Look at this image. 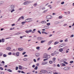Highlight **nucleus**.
<instances>
[{"instance_id": "nucleus-13", "label": "nucleus", "mask_w": 74, "mask_h": 74, "mask_svg": "<svg viewBox=\"0 0 74 74\" xmlns=\"http://www.w3.org/2000/svg\"><path fill=\"white\" fill-rule=\"evenodd\" d=\"M59 42L56 41L54 43V45H56V44H58Z\"/></svg>"}, {"instance_id": "nucleus-37", "label": "nucleus", "mask_w": 74, "mask_h": 74, "mask_svg": "<svg viewBox=\"0 0 74 74\" xmlns=\"http://www.w3.org/2000/svg\"><path fill=\"white\" fill-rule=\"evenodd\" d=\"M11 54H12V53H11V52H9L8 53V54L9 55H11Z\"/></svg>"}, {"instance_id": "nucleus-17", "label": "nucleus", "mask_w": 74, "mask_h": 74, "mask_svg": "<svg viewBox=\"0 0 74 74\" xmlns=\"http://www.w3.org/2000/svg\"><path fill=\"white\" fill-rule=\"evenodd\" d=\"M7 71H9V72H12V70H11L9 69H8L7 70Z\"/></svg>"}, {"instance_id": "nucleus-31", "label": "nucleus", "mask_w": 74, "mask_h": 74, "mask_svg": "<svg viewBox=\"0 0 74 74\" xmlns=\"http://www.w3.org/2000/svg\"><path fill=\"white\" fill-rule=\"evenodd\" d=\"M2 42H4V39L3 38L2 39Z\"/></svg>"}, {"instance_id": "nucleus-48", "label": "nucleus", "mask_w": 74, "mask_h": 74, "mask_svg": "<svg viewBox=\"0 0 74 74\" xmlns=\"http://www.w3.org/2000/svg\"><path fill=\"white\" fill-rule=\"evenodd\" d=\"M74 37V35H71V37Z\"/></svg>"}, {"instance_id": "nucleus-36", "label": "nucleus", "mask_w": 74, "mask_h": 74, "mask_svg": "<svg viewBox=\"0 0 74 74\" xmlns=\"http://www.w3.org/2000/svg\"><path fill=\"white\" fill-rule=\"evenodd\" d=\"M45 32L44 31H42V34H45Z\"/></svg>"}, {"instance_id": "nucleus-63", "label": "nucleus", "mask_w": 74, "mask_h": 74, "mask_svg": "<svg viewBox=\"0 0 74 74\" xmlns=\"http://www.w3.org/2000/svg\"><path fill=\"white\" fill-rule=\"evenodd\" d=\"M1 74H4V72H1Z\"/></svg>"}, {"instance_id": "nucleus-24", "label": "nucleus", "mask_w": 74, "mask_h": 74, "mask_svg": "<svg viewBox=\"0 0 74 74\" xmlns=\"http://www.w3.org/2000/svg\"><path fill=\"white\" fill-rule=\"evenodd\" d=\"M0 69H1V70H4V69L2 67H0Z\"/></svg>"}, {"instance_id": "nucleus-55", "label": "nucleus", "mask_w": 74, "mask_h": 74, "mask_svg": "<svg viewBox=\"0 0 74 74\" xmlns=\"http://www.w3.org/2000/svg\"><path fill=\"white\" fill-rule=\"evenodd\" d=\"M2 63H3V64H4V63H5V62H4V61H2Z\"/></svg>"}, {"instance_id": "nucleus-16", "label": "nucleus", "mask_w": 74, "mask_h": 74, "mask_svg": "<svg viewBox=\"0 0 74 74\" xmlns=\"http://www.w3.org/2000/svg\"><path fill=\"white\" fill-rule=\"evenodd\" d=\"M46 23L45 21H41V23Z\"/></svg>"}, {"instance_id": "nucleus-9", "label": "nucleus", "mask_w": 74, "mask_h": 74, "mask_svg": "<svg viewBox=\"0 0 74 74\" xmlns=\"http://www.w3.org/2000/svg\"><path fill=\"white\" fill-rule=\"evenodd\" d=\"M18 50L20 51H23L24 50V49L23 48H18Z\"/></svg>"}, {"instance_id": "nucleus-59", "label": "nucleus", "mask_w": 74, "mask_h": 74, "mask_svg": "<svg viewBox=\"0 0 74 74\" xmlns=\"http://www.w3.org/2000/svg\"><path fill=\"white\" fill-rule=\"evenodd\" d=\"M12 26H15V24H13L12 25Z\"/></svg>"}, {"instance_id": "nucleus-60", "label": "nucleus", "mask_w": 74, "mask_h": 74, "mask_svg": "<svg viewBox=\"0 0 74 74\" xmlns=\"http://www.w3.org/2000/svg\"><path fill=\"white\" fill-rule=\"evenodd\" d=\"M64 63L66 64H68V63L67 62H64Z\"/></svg>"}, {"instance_id": "nucleus-30", "label": "nucleus", "mask_w": 74, "mask_h": 74, "mask_svg": "<svg viewBox=\"0 0 74 74\" xmlns=\"http://www.w3.org/2000/svg\"><path fill=\"white\" fill-rule=\"evenodd\" d=\"M62 65L63 66H66V65L62 63Z\"/></svg>"}, {"instance_id": "nucleus-58", "label": "nucleus", "mask_w": 74, "mask_h": 74, "mask_svg": "<svg viewBox=\"0 0 74 74\" xmlns=\"http://www.w3.org/2000/svg\"><path fill=\"white\" fill-rule=\"evenodd\" d=\"M54 53H52V54H51V56H54Z\"/></svg>"}, {"instance_id": "nucleus-1", "label": "nucleus", "mask_w": 74, "mask_h": 74, "mask_svg": "<svg viewBox=\"0 0 74 74\" xmlns=\"http://www.w3.org/2000/svg\"><path fill=\"white\" fill-rule=\"evenodd\" d=\"M14 8H15V6L14 5H10L9 9L10 10H11V12L12 13L13 12H14V11H15Z\"/></svg>"}, {"instance_id": "nucleus-20", "label": "nucleus", "mask_w": 74, "mask_h": 74, "mask_svg": "<svg viewBox=\"0 0 74 74\" xmlns=\"http://www.w3.org/2000/svg\"><path fill=\"white\" fill-rule=\"evenodd\" d=\"M18 68L20 70L22 69V67L20 65L19 66Z\"/></svg>"}, {"instance_id": "nucleus-3", "label": "nucleus", "mask_w": 74, "mask_h": 74, "mask_svg": "<svg viewBox=\"0 0 74 74\" xmlns=\"http://www.w3.org/2000/svg\"><path fill=\"white\" fill-rule=\"evenodd\" d=\"M70 67H65L64 68V70H70Z\"/></svg>"}, {"instance_id": "nucleus-42", "label": "nucleus", "mask_w": 74, "mask_h": 74, "mask_svg": "<svg viewBox=\"0 0 74 74\" xmlns=\"http://www.w3.org/2000/svg\"><path fill=\"white\" fill-rule=\"evenodd\" d=\"M73 62H74V61H71L70 62V63H73Z\"/></svg>"}, {"instance_id": "nucleus-41", "label": "nucleus", "mask_w": 74, "mask_h": 74, "mask_svg": "<svg viewBox=\"0 0 74 74\" xmlns=\"http://www.w3.org/2000/svg\"><path fill=\"white\" fill-rule=\"evenodd\" d=\"M37 3H35L34 5V7H36V6H37Z\"/></svg>"}, {"instance_id": "nucleus-62", "label": "nucleus", "mask_w": 74, "mask_h": 74, "mask_svg": "<svg viewBox=\"0 0 74 74\" xmlns=\"http://www.w3.org/2000/svg\"><path fill=\"white\" fill-rule=\"evenodd\" d=\"M60 42H63V40H60Z\"/></svg>"}, {"instance_id": "nucleus-47", "label": "nucleus", "mask_w": 74, "mask_h": 74, "mask_svg": "<svg viewBox=\"0 0 74 74\" xmlns=\"http://www.w3.org/2000/svg\"><path fill=\"white\" fill-rule=\"evenodd\" d=\"M25 53H26V52H24L23 53L22 55H25Z\"/></svg>"}, {"instance_id": "nucleus-26", "label": "nucleus", "mask_w": 74, "mask_h": 74, "mask_svg": "<svg viewBox=\"0 0 74 74\" xmlns=\"http://www.w3.org/2000/svg\"><path fill=\"white\" fill-rule=\"evenodd\" d=\"M22 19V18L20 17L18 20V21H21V20Z\"/></svg>"}, {"instance_id": "nucleus-11", "label": "nucleus", "mask_w": 74, "mask_h": 74, "mask_svg": "<svg viewBox=\"0 0 74 74\" xmlns=\"http://www.w3.org/2000/svg\"><path fill=\"white\" fill-rule=\"evenodd\" d=\"M11 48L10 47H8L6 49L7 50H8V51H10V49H11Z\"/></svg>"}, {"instance_id": "nucleus-53", "label": "nucleus", "mask_w": 74, "mask_h": 74, "mask_svg": "<svg viewBox=\"0 0 74 74\" xmlns=\"http://www.w3.org/2000/svg\"><path fill=\"white\" fill-rule=\"evenodd\" d=\"M64 2H62L61 3V4H64Z\"/></svg>"}, {"instance_id": "nucleus-7", "label": "nucleus", "mask_w": 74, "mask_h": 74, "mask_svg": "<svg viewBox=\"0 0 74 74\" xmlns=\"http://www.w3.org/2000/svg\"><path fill=\"white\" fill-rule=\"evenodd\" d=\"M4 3V1H0V5H3V4Z\"/></svg>"}, {"instance_id": "nucleus-6", "label": "nucleus", "mask_w": 74, "mask_h": 74, "mask_svg": "<svg viewBox=\"0 0 74 74\" xmlns=\"http://www.w3.org/2000/svg\"><path fill=\"white\" fill-rule=\"evenodd\" d=\"M40 72H41V73H47V71L44 70H41L40 71Z\"/></svg>"}, {"instance_id": "nucleus-50", "label": "nucleus", "mask_w": 74, "mask_h": 74, "mask_svg": "<svg viewBox=\"0 0 74 74\" xmlns=\"http://www.w3.org/2000/svg\"><path fill=\"white\" fill-rule=\"evenodd\" d=\"M48 60V59H44L43 60V61H46V60Z\"/></svg>"}, {"instance_id": "nucleus-18", "label": "nucleus", "mask_w": 74, "mask_h": 74, "mask_svg": "<svg viewBox=\"0 0 74 74\" xmlns=\"http://www.w3.org/2000/svg\"><path fill=\"white\" fill-rule=\"evenodd\" d=\"M47 73L48 74H51V71H48L47 72Z\"/></svg>"}, {"instance_id": "nucleus-19", "label": "nucleus", "mask_w": 74, "mask_h": 74, "mask_svg": "<svg viewBox=\"0 0 74 74\" xmlns=\"http://www.w3.org/2000/svg\"><path fill=\"white\" fill-rule=\"evenodd\" d=\"M52 40L50 41L48 43V45H50L52 42Z\"/></svg>"}, {"instance_id": "nucleus-8", "label": "nucleus", "mask_w": 74, "mask_h": 74, "mask_svg": "<svg viewBox=\"0 0 74 74\" xmlns=\"http://www.w3.org/2000/svg\"><path fill=\"white\" fill-rule=\"evenodd\" d=\"M47 62H43L41 64L42 65H45V64H47Z\"/></svg>"}, {"instance_id": "nucleus-49", "label": "nucleus", "mask_w": 74, "mask_h": 74, "mask_svg": "<svg viewBox=\"0 0 74 74\" xmlns=\"http://www.w3.org/2000/svg\"><path fill=\"white\" fill-rule=\"evenodd\" d=\"M14 29V27H13V28H10V30H13V29Z\"/></svg>"}, {"instance_id": "nucleus-39", "label": "nucleus", "mask_w": 74, "mask_h": 74, "mask_svg": "<svg viewBox=\"0 0 74 74\" xmlns=\"http://www.w3.org/2000/svg\"><path fill=\"white\" fill-rule=\"evenodd\" d=\"M18 67L17 66L16 67V70H18Z\"/></svg>"}, {"instance_id": "nucleus-4", "label": "nucleus", "mask_w": 74, "mask_h": 74, "mask_svg": "<svg viewBox=\"0 0 74 74\" xmlns=\"http://www.w3.org/2000/svg\"><path fill=\"white\" fill-rule=\"evenodd\" d=\"M46 18L47 19H50L52 18V17L51 15L47 16L46 17Z\"/></svg>"}, {"instance_id": "nucleus-21", "label": "nucleus", "mask_w": 74, "mask_h": 74, "mask_svg": "<svg viewBox=\"0 0 74 74\" xmlns=\"http://www.w3.org/2000/svg\"><path fill=\"white\" fill-rule=\"evenodd\" d=\"M55 60H56V59L55 58H53V62H55Z\"/></svg>"}, {"instance_id": "nucleus-35", "label": "nucleus", "mask_w": 74, "mask_h": 74, "mask_svg": "<svg viewBox=\"0 0 74 74\" xmlns=\"http://www.w3.org/2000/svg\"><path fill=\"white\" fill-rule=\"evenodd\" d=\"M32 30H28V32L30 33V32H32Z\"/></svg>"}, {"instance_id": "nucleus-45", "label": "nucleus", "mask_w": 74, "mask_h": 74, "mask_svg": "<svg viewBox=\"0 0 74 74\" xmlns=\"http://www.w3.org/2000/svg\"><path fill=\"white\" fill-rule=\"evenodd\" d=\"M21 19H24V17H23V16H22L21 17Z\"/></svg>"}, {"instance_id": "nucleus-2", "label": "nucleus", "mask_w": 74, "mask_h": 74, "mask_svg": "<svg viewBox=\"0 0 74 74\" xmlns=\"http://www.w3.org/2000/svg\"><path fill=\"white\" fill-rule=\"evenodd\" d=\"M50 56L47 55V54L46 53H45L44 54L43 58V59H45V58L48 59L49 58H50Z\"/></svg>"}, {"instance_id": "nucleus-61", "label": "nucleus", "mask_w": 74, "mask_h": 74, "mask_svg": "<svg viewBox=\"0 0 74 74\" xmlns=\"http://www.w3.org/2000/svg\"><path fill=\"white\" fill-rule=\"evenodd\" d=\"M18 73H21V71H18Z\"/></svg>"}, {"instance_id": "nucleus-52", "label": "nucleus", "mask_w": 74, "mask_h": 74, "mask_svg": "<svg viewBox=\"0 0 74 74\" xmlns=\"http://www.w3.org/2000/svg\"><path fill=\"white\" fill-rule=\"evenodd\" d=\"M32 67L33 68H34L35 67V65H33L32 66Z\"/></svg>"}, {"instance_id": "nucleus-5", "label": "nucleus", "mask_w": 74, "mask_h": 74, "mask_svg": "<svg viewBox=\"0 0 74 74\" xmlns=\"http://www.w3.org/2000/svg\"><path fill=\"white\" fill-rule=\"evenodd\" d=\"M28 3H29V2L27 1H25V2H24L23 3V4L24 5H27V4H28Z\"/></svg>"}, {"instance_id": "nucleus-10", "label": "nucleus", "mask_w": 74, "mask_h": 74, "mask_svg": "<svg viewBox=\"0 0 74 74\" xmlns=\"http://www.w3.org/2000/svg\"><path fill=\"white\" fill-rule=\"evenodd\" d=\"M38 40H42V38L41 37H38Z\"/></svg>"}, {"instance_id": "nucleus-14", "label": "nucleus", "mask_w": 74, "mask_h": 74, "mask_svg": "<svg viewBox=\"0 0 74 74\" xmlns=\"http://www.w3.org/2000/svg\"><path fill=\"white\" fill-rule=\"evenodd\" d=\"M19 52H17L16 54V55L17 56H19Z\"/></svg>"}, {"instance_id": "nucleus-44", "label": "nucleus", "mask_w": 74, "mask_h": 74, "mask_svg": "<svg viewBox=\"0 0 74 74\" xmlns=\"http://www.w3.org/2000/svg\"><path fill=\"white\" fill-rule=\"evenodd\" d=\"M47 11H48V10H44L43 12H47Z\"/></svg>"}, {"instance_id": "nucleus-25", "label": "nucleus", "mask_w": 74, "mask_h": 74, "mask_svg": "<svg viewBox=\"0 0 74 74\" xmlns=\"http://www.w3.org/2000/svg\"><path fill=\"white\" fill-rule=\"evenodd\" d=\"M23 60H24V61H26L27 60V58H24L23 59Z\"/></svg>"}, {"instance_id": "nucleus-40", "label": "nucleus", "mask_w": 74, "mask_h": 74, "mask_svg": "<svg viewBox=\"0 0 74 74\" xmlns=\"http://www.w3.org/2000/svg\"><path fill=\"white\" fill-rule=\"evenodd\" d=\"M34 70H37V66H36L34 68Z\"/></svg>"}, {"instance_id": "nucleus-27", "label": "nucleus", "mask_w": 74, "mask_h": 74, "mask_svg": "<svg viewBox=\"0 0 74 74\" xmlns=\"http://www.w3.org/2000/svg\"><path fill=\"white\" fill-rule=\"evenodd\" d=\"M3 57H6L7 55H6V54H3Z\"/></svg>"}, {"instance_id": "nucleus-28", "label": "nucleus", "mask_w": 74, "mask_h": 74, "mask_svg": "<svg viewBox=\"0 0 74 74\" xmlns=\"http://www.w3.org/2000/svg\"><path fill=\"white\" fill-rule=\"evenodd\" d=\"M38 33H39V34H41V32H40V30H38Z\"/></svg>"}, {"instance_id": "nucleus-57", "label": "nucleus", "mask_w": 74, "mask_h": 74, "mask_svg": "<svg viewBox=\"0 0 74 74\" xmlns=\"http://www.w3.org/2000/svg\"><path fill=\"white\" fill-rule=\"evenodd\" d=\"M34 62H36V60L35 59H34Z\"/></svg>"}, {"instance_id": "nucleus-54", "label": "nucleus", "mask_w": 74, "mask_h": 74, "mask_svg": "<svg viewBox=\"0 0 74 74\" xmlns=\"http://www.w3.org/2000/svg\"><path fill=\"white\" fill-rule=\"evenodd\" d=\"M3 55V53H0V56H1Z\"/></svg>"}, {"instance_id": "nucleus-23", "label": "nucleus", "mask_w": 74, "mask_h": 74, "mask_svg": "<svg viewBox=\"0 0 74 74\" xmlns=\"http://www.w3.org/2000/svg\"><path fill=\"white\" fill-rule=\"evenodd\" d=\"M59 51L60 52H62V51H63V49H59Z\"/></svg>"}, {"instance_id": "nucleus-46", "label": "nucleus", "mask_w": 74, "mask_h": 74, "mask_svg": "<svg viewBox=\"0 0 74 74\" xmlns=\"http://www.w3.org/2000/svg\"><path fill=\"white\" fill-rule=\"evenodd\" d=\"M64 41L65 42H67L68 41V40H67V39H66L64 40Z\"/></svg>"}, {"instance_id": "nucleus-34", "label": "nucleus", "mask_w": 74, "mask_h": 74, "mask_svg": "<svg viewBox=\"0 0 74 74\" xmlns=\"http://www.w3.org/2000/svg\"><path fill=\"white\" fill-rule=\"evenodd\" d=\"M49 63H50V64H52V61H49Z\"/></svg>"}, {"instance_id": "nucleus-33", "label": "nucleus", "mask_w": 74, "mask_h": 74, "mask_svg": "<svg viewBox=\"0 0 74 74\" xmlns=\"http://www.w3.org/2000/svg\"><path fill=\"white\" fill-rule=\"evenodd\" d=\"M59 19H62V16H60L59 17Z\"/></svg>"}, {"instance_id": "nucleus-56", "label": "nucleus", "mask_w": 74, "mask_h": 74, "mask_svg": "<svg viewBox=\"0 0 74 74\" xmlns=\"http://www.w3.org/2000/svg\"><path fill=\"white\" fill-rule=\"evenodd\" d=\"M54 54H57V52L56 51H55L54 52Z\"/></svg>"}, {"instance_id": "nucleus-51", "label": "nucleus", "mask_w": 74, "mask_h": 74, "mask_svg": "<svg viewBox=\"0 0 74 74\" xmlns=\"http://www.w3.org/2000/svg\"><path fill=\"white\" fill-rule=\"evenodd\" d=\"M51 47H49L48 49V50H49V49H51Z\"/></svg>"}, {"instance_id": "nucleus-12", "label": "nucleus", "mask_w": 74, "mask_h": 74, "mask_svg": "<svg viewBox=\"0 0 74 74\" xmlns=\"http://www.w3.org/2000/svg\"><path fill=\"white\" fill-rule=\"evenodd\" d=\"M21 34V32H17V33H15L14 34V35H18V34Z\"/></svg>"}, {"instance_id": "nucleus-15", "label": "nucleus", "mask_w": 74, "mask_h": 74, "mask_svg": "<svg viewBox=\"0 0 74 74\" xmlns=\"http://www.w3.org/2000/svg\"><path fill=\"white\" fill-rule=\"evenodd\" d=\"M29 20H30L29 18H27L25 20L26 22H29Z\"/></svg>"}, {"instance_id": "nucleus-64", "label": "nucleus", "mask_w": 74, "mask_h": 74, "mask_svg": "<svg viewBox=\"0 0 74 74\" xmlns=\"http://www.w3.org/2000/svg\"><path fill=\"white\" fill-rule=\"evenodd\" d=\"M54 74H58V73L56 72L54 73Z\"/></svg>"}, {"instance_id": "nucleus-29", "label": "nucleus", "mask_w": 74, "mask_h": 74, "mask_svg": "<svg viewBox=\"0 0 74 74\" xmlns=\"http://www.w3.org/2000/svg\"><path fill=\"white\" fill-rule=\"evenodd\" d=\"M47 26H49L51 25L50 23H47Z\"/></svg>"}, {"instance_id": "nucleus-38", "label": "nucleus", "mask_w": 74, "mask_h": 74, "mask_svg": "<svg viewBox=\"0 0 74 74\" xmlns=\"http://www.w3.org/2000/svg\"><path fill=\"white\" fill-rule=\"evenodd\" d=\"M26 21H24V22H23L21 23L22 24H23V23H26Z\"/></svg>"}, {"instance_id": "nucleus-43", "label": "nucleus", "mask_w": 74, "mask_h": 74, "mask_svg": "<svg viewBox=\"0 0 74 74\" xmlns=\"http://www.w3.org/2000/svg\"><path fill=\"white\" fill-rule=\"evenodd\" d=\"M21 73H23V74H25V72H23V71H22Z\"/></svg>"}, {"instance_id": "nucleus-32", "label": "nucleus", "mask_w": 74, "mask_h": 74, "mask_svg": "<svg viewBox=\"0 0 74 74\" xmlns=\"http://www.w3.org/2000/svg\"><path fill=\"white\" fill-rule=\"evenodd\" d=\"M25 32L26 33H28L29 34V31L28 30H26L25 31Z\"/></svg>"}, {"instance_id": "nucleus-22", "label": "nucleus", "mask_w": 74, "mask_h": 74, "mask_svg": "<svg viewBox=\"0 0 74 74\" xmlns=\"http://www.w3.org/2000/svg\"><path fill=\"white\" fill-rule=\"evenodd\" d=\"M45 41V40H42L41 41V43H43V42H44Z\"/></svg>"}]
</instances>
